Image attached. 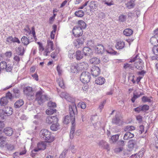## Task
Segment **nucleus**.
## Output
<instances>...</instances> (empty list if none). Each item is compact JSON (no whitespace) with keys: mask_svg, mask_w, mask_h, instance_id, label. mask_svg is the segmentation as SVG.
<instances>
[{"mask_svg":"<svg viewBox=\"0 0 158 158\" xmlns=\"http://www.w3.org/2000/svg\"><path fill=\"white\" fill-rule=\"evenodd\" d=\"M69 116L67 115L65 117L64 123V124H67L69 123L71 121L72 124L73 119H72V118L73 115L71 114V112H73V114H74L75 121V114L77 112V110L76 106L74 104H73L72 105H69Z\"/></svg>","mask_w":158,"mask_h":158,"instance_id":"nucleus-1","label":"nucleus"},{"mask_svg":"<svg viewBox=\"0 0 158 158\" xmlns=\"http://www.w3.org/2000/svg\"><path fill=\"white\" fill-rule=\"evenodd\" d=\"M40 135L42 139L46 140L48 142H51L54 140V138L52 136L51 132L45 129H42L40 131Z\"/></svg>","mask_w":158,"mask_h":158,"instance_id":"nucleus-2","label":"nucleus"},{"mask_svg":"<svg viewBox=\"0 0 158 158\" xmlns=\"http://www.w3.org/2000/svg\"><path fill=\"white\" fill-rule=\"evenodd\" d=\"M43 93L44 91L40 89V90L36 93L35 94V100L40 105L48 100V98L46 95L43 94Z\"/></svg>","mask_w":158,"mask_h":158,"instance_id":"nucleus-3","label":"nucleus"},{"mask_svg":"<svg viewBox=\"0 0 158 158\" xmlns=\"http://www.w3.org/2000/svg\"><path fill=\"white\" fill-rule=\"evenodd\" d=\"M139 58L138 56L137 55L135 57L131 58L129 62H135L134 66L135 68L137 69H141L143 67V63L142 60Z\"/></svg>","mask_w":158,"mask_h":158,"instance_id":"nucleus-4","label":"nucleus"},{"mask_svg":"<svg viewBox=\"0 0 158 158\" xmlns=\"http://www.w3.org/2000/svg\"><path fill=\"white\" fill-rule=\"evenodd\" d=\"M23 92L29 100H32L34 98V94L31 87L27 86L25 87L23 89Z\"/></svg>","mask_w":158,"mask_h":158,"instance_id":"nucleus-5","label":"nucleus"},{"mask_svg":"<svg viewBox=\"0 0 158 158\" xmlns=\"http://www.w3.org/2000/svg\"><path fill=\"white\" fill-rule=\"evenodd\" d=\"M90 78V74L88 72H83L81 74L80 80L83 83H87L89 82Z\"/></svg>","mask_w":158,"mask_h":158,"instance_id":"nucleus-6","label":"nucleus"},{"mask_svg":"<svg viewBox=\"0 0 158 158\" xmlns=\"http://www.w3.org/2000/svg\"><path fill=\"white\" fill-rule=\"evenodd\" d=\"M46 148V145L45 142H42L39 143L37 144V148L31 151L32 154H35V153L40 150H44Z\"/></svg>","mask_w":158,"mask_h":158,"instance_id":"nucleus-7","label":"nucleus"},{"mask_svg":"<svg viewBox=\"0 0 158 158\" xmlns=\"http://www.w3.org/2000/svg\"><path fill=\"white\" fill-rule=\"evenodd\" d=\"M58 118L56 115L49 116L47 117L46 119V123L49 124L58 122Z\"/></svg>","mask_w":158,"mask_h":158,"instance_id":"nucleus-8","label":"nucleus"},{"mask_svg":"<svg viewBox=\"0 0 158 158\" xmlns=\"http://www.w3.org/2000/svg\"><path fill=\"white\" fill-rule=\"evenodd\" d=\"M73 112H71V114L72 115V119L73 121L72 122V126L71 130L70 133V138L71 139L73 138L74 137V133L75 131V124L74 123V114H73Z\"/></svg>","mask_w":158,"mask_h":158,"instance_id":"nucleus-9","label":"nucleus"},{"mask_svg":"<svg viewBox=\"0 0 158 158\" xmlns=\"http://www.w3.org/2000/svg\"><path fill=\"white\" fill-rule=\"evenodd\" d=\"M82 31L81 27L75 26L73 29V33L75 36H79L82 35Z\"/></svg>","mask_w":158,"mask_h":158,"instance_id":"nucleus-10","label":"nucleus"},{"mask_svg":"<svg viewBox=\"0 0 158 158\" xmlns=\"http://www.w3.org/2000/svg\"><path fill=\"white\" fill-rule=\"evenodd\" d=\"M100 69L98 67L94 66L91 68V73L93 77H96L100 74Z\"/></svg>","mask_w":158,"mask_h":158,"instance_id":"nucleus-11","label":"nucleus"},{"mask_svg":"<svg viewBox=\"0 0 158 158\" xmlns=\"http://www.w3.org/2000/svg\"><path fill=\"white\" fill-rule=\"evenodd\" d=\"M95 52L98 54H102L104 51V48L102 44H98L94 48Z\"/></svg>","mask_w":158,"mask_h":158,"instance_id":"nucleus-12","label":"nucleus"},{"mask_svg":"<svg viewBox=\"0 0 158 158\" xmlns=\"http://www.w3.org/2000/svg\"><path fill=\"white\" fill-rule=\"evenodd\" d=\"M98 144L100 147L108 150H109V145L106 141L102 140L99 141Z\"/></svg>","mask_w":158,"mask_h":158,"instance_id":"nucleus-13","label":"nucleus"},{"mask_svg":"<svg viewBox=\"0 0 158 158\" xmlns=\"http://www.w3.org/2000/svg\"><path fill=\"white\" fill-rule=\"evenodd\" d=\"M3 132L6 135L10 136L13 134V130L10 127H7L4 129Z\"/></svg>","mask_w":158,"mask_h":158,"instance_id":"nucleus-14","label":"nucleus"},{"mask_svg":"<svg viewBox=\"0 0 158 158\" xmlns=\"http://www.w3.org/2000/svg\"><path fill=\"white\" fill-rule=\"evenodd\" d=\"M123 121L117 115H115L112 119V123L113 124L119 125L122 123Z\"/></svg>","mask_w":158,"mask_h":158,"instance_id":"nucleus-15","label":"nucleus"},{"mask_svg":"<svg viewBox=\"0 0 158 158\" xmlns=\"http://www.w3.org/2000/svg\"><path fill=\"white\" fill-rule=\"evenodd\" d=\"M21 40L22 43L26 45H28L30 42L33 41V40L30 39V36H28L27 38L25 36H23L21 38Z\"/></svg>","mask_w":158,"mask_h":158,"instance_id":"nucleus-16","label":"nucleus"},{"mask_svg":"<svg viewBox=\"0 0 158 158\" xmlns=\"http://www.w3.org/2000/svg\"><path fill=\"white\" fill-rule=\"evenodd\" d=\"M84 39L82 38L77 39L74 42V45L77 48H79L83 44Z\"/></svg>","mask_w":158,"mask_h":158,"instance_id":"nucleus-17","label":"nucleus"},{"mask_svg":"<svg viewBox=\"0 0 158 158\" xmlns=\"http://www.w3.org/2000/svg\"><path fill=\"white\" fill-rule=\"evenodd\" d=\"M84 54L85 56H90L92 54V50L88 47H84L83 49Z\"/></svg>","mask_w":158,"mask_h":158,"instance_id":"nucleus-18","label":"nucleus"},{"mask_svg":"<svg viewBox=\"0 0 158 158\" xmlns=\"http://www.w3.org/2000/svg\"><path fill=\"white\" fill-rule=\"evenodd\" d=\"M61 97L64 98L69 102L73 103L74 102V99L70 96H68L65 92H62L60 95Z\"/></svg>","mask_w":158,"mask_h":158,"instance_id":"nucleus-19","label":"nucleus"},{"mask_svg":"<svg viewBox=\"0 0 158 158\" xmlns=\"http://www.w3.org/2000/svg\"><path fill=\"white\" fill-rule=\"evenodd\" d=\"M12 109L10 107L7 106L3 110L4 114H6L7 115H10L12 114Z\"/></svg>","mask_w":158,"mask_h":158,"instance_id":"nucleus-20","label":"nucleus"},{"mask_svg":"<svg viewBox=\"0 0 158 158\" xmlns=\"http://www.w3.org/2000/svg\"><path fill=\"white\" fill-rule=\"evenodd\" d=\"M105 81L104 78L102 77H99L96 79L95 82L98 85H102L103 84Z\"/></svg>","mask_w":158,"mask_h":158,"instance_id":"nucleus-21","label":"nucleus"},{"mask_svg":"<svg viewBox=\"0 0 158 158\" xmlns=\"http://www.w3.org/2000/svg\"><path fill=\"white\" fill-rule=\"evenodd\" d=\"M154 35L150 39V42L152 44H155L156 42H158V34H156L155 30L154 31Z\"/></svg>","mask_w":158,"mask_h":158,"instance_id":"nucleus-22","label":"nucleus"},{"mask_svg":"<svg viewBox=\"0 0 158 158\" xmlns=\"http://www.w3.org/2000/svg\"><path fill=\"white\" fill-rule=\"evenodd\" d=\"M134 135L129 132H127L124 135L123 137V139L125 140H127L130 138H131L134 137Z\"/></svg>","mask_w":158,"mask_h":158,"instance_id":"nucleus-23","label":"nucleus"},{"mask_svg":"<svg viewBox=\"0 0 158 158\" xmlns=\"http://www.w3.org/2000/svg\"><path fill=\"white\" fill-rule=\"evenodd\" d=\"M56 112V110L54 108H48L46 111V114L48 115H52L53 114H55Z\"/></svg>","mask_w":158,"mask_h":158,"instance_id":"nucleus-24","label":"nucleus"},{"mask_svg":"<svg viewBox=\"0 0 158 158\" xmlns=\"http://www.w3.org/2000/svg\"><path fill=\"white\" fill-rule=\"evenodd\" d=\"M125 44L123 41H119L115 45V47L118 49H121L124 47Z\"/></svg>","mask_w":158,"mask_h":158,"instance_id":"nucleus-25","label":"nucleus"},{"mask_svg":"<svg viewBox=\"0 0 158 158\" xmlns=\"http://www.w3.org/2000/svg\"><path fill=\"white\" fill-rule=\"evenodd\" d=\"M136 144V141L133 139L130 140L128 142V147L129 148L133 149Z\"/></svg>","mask_w":158,"mask_h":158,"instance_id":"nucleus-26","label":"nucleus"},{"mask_svg":"<svg viewBox=\"0 0 158 158\" xmlns=\"http://www.w3.org/2000/svg\"><path fill=\"white\" fill-rule=\"evenodd\" d=\"M59 125L58 122L53 123L50 126L51 129L53 131H56L59 128Z\"/></svg>","mask_w":158,"mask_h":158,"instance_id":"nucleus-27","label":"nucleus"},{"mask_svg":"<svg viewBox=\"0 0 158 158\" xmlns=\"http://www.w3.org/2000/svg\"><path fill=\"white\" fill-rule=\"evenodd\" d=\"M120 134L113 135L110 139V143H115L118 139Z\"/></svg>","mask_w":158,"mask_h":158,"instance_id":"nucleus-28","label":"nucleus"},{"mask_svg":"<svg viewBox=\"0 0 158 158\" xmlns=\"http://www.w3.org/2000/svg\"><path fill=\"white\" fill-rule=\"evenodd\" d=\"M24 104V101L22 99L17 100L14 104L15 107L17 108L22 106Z\"/></svg>","mask_w":158,"mask_h":158,"instance_id":"nucleus-29","label":"nucleus"},{"mask_svg":"<svg viewBox=\"0 0 158 158\" xmlns=\"http://www.w3.org/2000/svg\"><path fill=\"white\" fill-rule=\"evenodd\" d=\"M126 5L127 7L129 9L133 8L135 6L134 1L133 0H131L126 4Z\"/></svg>","mask_w":158,"mask_h":158,"instance_id":"nucleus-30","label":"nucleus"},{"mask_svg":"<svg viewBox=\"0 0 158 158\" xmlns=\"http://www.w3.org/2000/svg\"><path fill=\"white\" fill-rule=\"evenodd\" d=\"M89 6L91 9H96L97 7V2L94 1H92L89 3Z\"/></svg>","mask_w":158,"mask_h":158,"instance_id":"nucleus-31","label":"nucleus"},{"mask_svg":"<svg viewBox=\"0 0 158 158\" xmlns=\"http://www.w3.org/2000/svg\"><path fill=\"white\" fill-rule=\"evenodd\" d=\"M133 31L130 29H126L123 31V34L126 36H130L133 34Z\"/></svg>","mask_w":158,"mask_h":158,"instance_id":"nucleus-32","label":"nucleus"},{"mask_svg":"<svg viewBox=\"0 0 158 158\" xmlns=\"http://www.w3.org/2000/svg\"><path fill=\"white\" fill-rule=\"evenodd\" d=\"M90 62L92 64H98L100 62V60L96 57L92 58L90 60Z\"/></svg>","mask_w":158,"mask_h":158,"instance_id":"nucleus-33","label":"nucleus"},{"mask_svg":"<svg viewBox=\"0 0 158 158\" xmlns=\"http://www.w3.org/2000/svg\"><path fill=\"white\" fill-rule=\"evenodd\" d=\"M8 102V99L6 97H3L1 99L0 104L1 106H5L6 105Z\"/></svg>","mask_w":158,"mask_h":158,"instance_id":"nucleus-34","label":"nucleus"},{"mask_svg":"<svg viewBox=\"0 0 158 158\" xmlns=\"http://www.w3.org/2000/svg\"><path fill=\"white\" fill-rule=\"evenodd\" d=\"M71 71L74 73H77L78 71V65L77 64H72L71 66Z\"/></svg>","mask_w":158,"mask_h":158,"instance_id":"nucleus-35","label":"nucleus"},{"mask_svg":"<svg viewBox=\"0 0 158 158\" xmlns=\"http://www.w3.org/2000/svg\"><path fill=\"white\" fill-rule=\"evenodd\" d=\"M124 68L126 70L131 69L133 70L134 69V67L132 64H130L128 63H126L124 64Z\"/></svg>","mask_w":158,"mask_h":158,"instance_id":"nucleus-36","label":"nucleus"},{"mask_svg":"<svg viewBox=\"0 0 158 158\" xmlns=\"http://www.w3.org/2000/svg\"><path fill=\"white\" fill-rule=\"evenodd\" d=\"M84 12L81 10H77L75 13V15L76 16L80 17H83L84 15Z\"/></svg>","mask_w":158,"mask_h":158,"instance_id":"nucleus-37","label":"nucleus"},{"mask_svg":"<svg viewBox=\"0 0 158 158\" xmlns=\"http://www.w3.org/2000/svg\"><path fill=\"white\" fill-rule=\"evenodd\" d=\"M83 57V54L82 53L81 51H77L76 52V57L77 60L81 59Z\"/></svg>","mask_w":158,"mask_h":158,"instance_id":"nucleus-38","label":"nucleus"},{"mask_svg":"<svg viewBox=\"0 0 158 158\" xmlns=\"http://www.w3.org/2000/svg\"><path fill=\"white\" fill-rule=\"evenodd\" d=\"M57 81L59 86L61 88L64 89V85L63 79L61 78H60L57 79Z\"/></svg>","mask_w":158,"mask_h":158,"instance_id":"nucleus-39","label":"nucleus"},{"mask_svg":"<svg viewBox=\"0 0 158 158\" xmlns=\"http://www.w3.org/2000/svg\"><path fill=\"white\" fill-rule=\"evenodd\" d=\"M135 128L133 126L129 125L125 126L124 128V130L125 131L129 132L130 131H133L135 130Z\"/></svg>","mask_w":158,"mask_h":158,"instance_id":"nucleus-40","label":"nucleus"},{"mask_svg":"<svg viewBox=\"0 0 158 158\" xmlns=\"http://www.w3.org/2000/svg\"><path fill=\"white\" fill-rule=\"evenodd\" d=\"M18 51L19 55H23L24 53V47L22 46H19L18 48Z\"/></svg>","mask_w":158,"mask_h":158,"instance_id":"nucleus-41","label":"nucleus"},{"mask_svg":"<svg viewBox=\"0 0 158 158\" xmlns=\"http://www.w3.org/2000/svg\"><path fill=\"white\" fill-rule=\"evenodd\" d=\"M13 91L14 93V96H15L16 98H19L20 95V92L19 90L18 89L15 88L13 89Z\"/></svg>","mask_w":158,"mask_h":158,"instance_id":"nucleus-42","label":"nucleus"},{"mask_svg":"<svg viewBox=\"0 0 158 158\" xmlns=\"http://www.w3.org/2000/svg\"><path fill=\"white\" fill-rule=\"evenodd\" d=\"M53 44L52 41L49 40L47 42V47L48 48L47 49H49L50 48V51H52L54 50L53 48Z\"/></svg>","mask_w":158,"mask_h":158,"instance_id":"nucleus-43","label":"nucleus"},{"mask_svg":"<svg viewBox=\"0 0 158 158\" xmlns=\"http://www.w3.org/2000/svg\"><path fill=\"white\" fill-rule=\"evenodd\" d=\"M144 152L143 148L141 149L138 153L136 154L135 158H142L144 155Z\"/></svg>","mask_w":158,"mask_h":158,"instance_id":"nucleus-44","label":"nucleus"},{"mask_svg":"<svg viewBox=\"0 0 158 158\" xmlns=\"http://www.w3.org/2000/svg\"><path fill=\"white\" fill-rule=\"evenodd\" d=\"M13 68V66L11 64L8 63L6 65L5 69L7 72H10L11 71Z\"/></svg>","mask_w":158,"mask_h":158,"instance_id":"nucleus-45","label":"nucleus"},{"mask_svg":"<svg viewBox=\"0 0 158 158\" xmlns=\"http://www.w3.org/2000/svg\"><path fill=\"white\" fill-rule=\"evenodd\" d=\"M78 23L80 26L79 27H81V29L85 28L86 27V24L85 22L83 20H80L78 21Z\"/></svg>","mask_w":158,"mask_h":158,"instance_id":"nucleus-46","label":"nucleus"},{"mask_svg":"<svg viewBox=\"0 0 158 158\" xmlns=\"http://www.w3.org/2000/svg\"><path fill=\"white\" fill-rule=\"evenodd\" d=\"M143 93H140L139 94H133V96L131 99V100L132 102L133 103L135 102L136 99L138 98L141 95H143Z\"/></svg>","mask_w":158,"mask_h":158,"instance_id":"nucleus-47","label":"nucleus"},{"mask_svg":"<svg viewBox=\"0 0 158 158\" xmlns=\"http://www.w3.org/2000/svg\"><path fill=\"white\" fill-rule=\"evenodd\" d=\"M87 45L88 47L94 48V44L93 41L91 40H89L87 41Z\"/></svg>","mask_w":158,"mask_h":158,"instance_id":"nucleus-48","label":"nucleus"},{"mask_svg":"<svg viewBox=\"0 0 158 158\" xmlns=\"http://www.w3.org/2000/svg\"><path fill=\"white\" fill-rule=\"evenodd\" d=\"M77 106L80 107L83 109H84L86 108V105L85 103L83 102H79L77 105Z\"/></svg>","mask_w":158,"mask_h":158,"instance_id":"nucleus-49","label":"nucleus"},{"mask_svg":"<svg viewBox=\"0 0 158 158\" xmlns=\"http://www.w3.org/2000/svg\"><path fill=\"white\" fill-rule=\"evenodd\" d=\"M53 28L54 30L52 31L51 32L50 36L51 38L52 39H54V38L55 36V34L54 33L55 32L56 30V25L53 26Z\"/></svg>","mask_w":158,"mask_h":158,"instance_id":"nucleus-50","label":"nucleus"},{"mask_svg":"<svg viewBox=\"0 0 158 158\" xmlns=\"http://www.w3.org/2000/svg\"><path fill=\"white\" fill-rule=\"evenodd\" d=\"M142 101L143 102H151V100L150 98L145 96L143 97L142 98Z\"/></svg>","mask_w":158,"mask_h":158,"instance_id":"nucleus-51","label":"nucleus"},{"mask_svg":"<svg viewBox=\"0 0 158 158\" xmlns=\"http://www.w3.org/2000/svg\"><path fill=\"white\" fill-rule=\"evenodd\" d=\"M152 51L154 54L157 55L158 54V45L154 46L153 47Z\"/></svg>","mask_w":158,"mask_h":158,"instance_id":"nucleus-52","label":"nucleus"},{"mask_svg":"<svg viewBox=\"0 0 158 158\" xmlns=\"http://www.w3.org/2000/svg\"><path fill=\"white\" fill-rule=\"evenodd\" d=\"M81 65L82 66L81 67V69H86L89 67V65L88 64L85 62L81 63Z\"/></svg>","mask_w":158,"mask_h":158,"instance_id":"nucleus-53","label":"nucleus"},{"mask_svg":"<svg viewBox=\"0 0 158 158\" xmlns=\"http://www.w3.org/2000/svg\"><path fill=\"white\" fill-rule=\"evenodd\" d=\"M48 106L49 108L55 107H56V104L54 102L50 101L48 103Z\"/></svg>","mask_w":158,"mask_h":158,"instance_id":"nucleus-54","label":"nucleus"},{"mask_svg":"<svg viewBox=\"0 0 158 158\" xmlns=\"http://www.w3.org/2000/svg\"><path fill=\"white\" fill-rule=\"evenodd\" d=\"M26 152V150L25 148L23 147V148H21L19 153L20 155H22L25 154Z\"/></svg>","mask_w":158,"mask_h":158,"instance_id":"nucleus-55","label":"nucleus"},{"mask_svg":"<svg viewBox=\"0 0 158 158\" xmlns=\"http://www.w3.org/2000/svg\"><path fill=\"white\" fill-rule=\"evenodd\" d=\"M7 63L5 61H2L0 64V68L2 69H5Z\"/></svg>","mask_w":158,"mask_h":158,"instance_id":"nucleus-56","label":"nucleus"},{"mask_svg":"<svg viewBox=\"0 0 158 158\" xmlns=\"http://www.w3.org/2000/svg\"><path fill=\"white\" fill-rule=\"evenodd\" d=\"M142 110L143 111H145L148 110L149 109V106L148 105H144L141 106Z\"/></svg>","mask_w":158,"mask_h":158,"instance_id":"nucleus-57","label":"nucleus"},{"mask_svg":"<svg viewBox=\"0 0 158 158\" xmlns=\"http://www.w3.org/2000/svg\"><path fill=\"white\" fill-rule=\"evenodd\" d=\"M126 15H121L119 17V21L122 22L126 20Z\"/></svg>","mask_w":158,"mask_h":158,"instance_id":"nucleus-58","label":"nucleus"},{"mask_svg":"<svg viewBox=\"0 0 158 158\" xmlns=\"http://www.w3.org/2000/svg\"><path fill=\"white\" fill-rule=\"evenodd\" d=\"M6 147L7 149L10 151H11L13 150L14 148V147L13 145L11 144H7L6 145Z\"/></svg>","mask_w":158,"mask_h":158,"instance_id":"nucleus-59","label":"nucleus"},{"mask_svg":"<svg viewBox=\"0 0 158 158\" xmlns=\"http://www.w3.org/2000/svg\"><path fill=\"white\" fill-rule=\"evenodd\" d=\"M125 141L123 140H118L117 144L119 146H123L125 145Z\"/></svg>","mask_w":158,"mask_h":158,"instance_id":"nucleus-60","label":"nucleus"},{"mask_svg":"<svg viewBox=\"0 0 158 158\" xmlns=\"http://www.w3.org/2000/svg\"><path fill=\"white\" fill-rule=\"evenodd\" d=\"M68 151V150H64L62 153L61 154L59 158H64Z\"/></svg>","mask_w":158,"mask_h":158,"instance_id":"nucleus-61","label":"nucleus"},{"mask_svg":"<svg viewBox=\"0 0 158 158\" xmlns=\"http://www.w3.org/2000/svg\"><path fill=\"white\" fill-rule=\"evenodd\" d=\"M14 60L15 61V63L18 64L20 60V59L19 56H15L14 57Z\"/></svg>","mask_w":158,"mask_h":158,"instance_id":"nucleus-62","label":"nucleus"},{"mask_svg":"<svg viewBox=\"0 0 158 158\" xmlns=\"http://www.w3.org/2000/svg\"><path fill=\"white\" fill-rule=\"evenodd\" d=\"M106 101H103L102 102H101L99 106V108L100 110V111H101L102 109V108L105 105L106 103Z\"/></svg>","mask_w":158,"mask_h":158,"instance_id":"nucleus-63","label":"nucleus"},{"mask_svg":"<svg viewBox=\"0 0 158 158\" xmlns=\"http://www.w3.org/2000/svg\"><path fill=\"white\" fill-rule=\"evenodd\" d=\"M56 69L58 72V74L59 75H60L62 72L61 68L59 65H58Z\"/></svg>","mask_w":158,"mask_h":158,"instance_id":"nucleus-64","label":"nucleus"}]
</instances>
